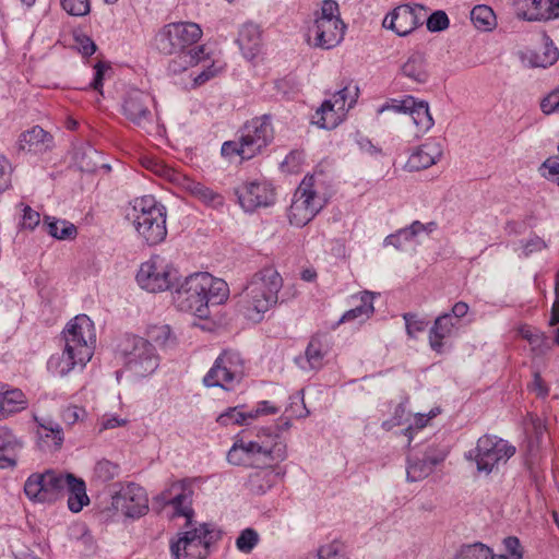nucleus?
<instances>
[{"instance_id": "nucleus-20", "label": "nucleus", "mask_w": 559, "mask_h": 559, "mask_svg": "<svg viewBox=\"0 0 559 559\" xmlns=\"http://www.w3.org/2000/svg\"><path fill=\"white\" fill-rule=\"evenodd\" d=\"M240 206L246 212H253L258 207H266L275 202L273 187L266 181H248L235 189Z\"/></svg>"}, {"instance_id": "nucleus-58", "label": "nucleus", "mask_w": 559, "mask_h": 559, "mask_svg": "<svg viewBox=\"0 0 559 559\" xmlns=\"http://www.w3.org/2000/svg\"><path fill=\"white\" fill-rule=\"evenodd\" d=\"M503 545L508 552V555H504V559H523V548L518 537H506Z\"/></svg>"}, {"instance_id": "nucleus-26", "label": "nucleus", "mask_w": 559, "mask_h": 559, "mask_svg": "<svg viewBox=\"0 0 559 559\" xmlns=\"http://www.w3.org/2000/svg\"><path fill=\"white\" fill-rule=\"evenodd\" d=\"M558 58V48L546 34H543V43L539 47L527 50L523 56V60L534 68L550 67L557 62Z\"/></svg>"}, {"instance_id": "nucleus-12", "label": "nucleus", "mask_w": 559, "mask_h": 559, "mask_svg": "<svg viewBox=\"0 0 559 559\" xmlns=\"http://www.w3.org/2000/svg\"><path fill=\"white\" fill-rule=\"evenodd\" d=\"M358 98V87L346 85L325 99L317 109L312 122L322 129H334L346 118Z\"/></svg>"}, {"instance_id": "nucleus-6", "label": "nucleus", "mask_w": 559, "mask_h": 559, "mask_svg": "<svg viewBox=\"0 0 559 559\" xmlns=\"http://www.w3.org/2000/svg\"><path fill=\"white\" fill-rule=\"evenodd\" d=\"M273 140V128L267 116L255 117L239 131L237 140L223 143L221 153L224 157L239 156L251 159L260 154Z\"/></svg>"}, {"instance_id": "nucleus-13", "label": "nucleus", "mask_w": 559, "mask_h": 559, "mask_svg": "<svg viewBox=\"0 0 559 559\" xmlns=\"http://www.w3.org/2000/svg\"><path fill=\"white\" fill-rule=\"evenodd\" d=\"M245 376V361L240 354L226 349L215 359L213 366L203 378L207 388L231 390Z\"/></svg>"}, {"instance_id": "nucleus-31", "label": "nucleus", "mask_w": 559, "mask_h": 559, "mask_svg": "<svg viewBox=\"0 0 559 559\" xmlns=\"http://www.w3.org/2000/svg\"><path fill=\"white\" fill-rule=\"evenodd\" d=\"M443 461V456H433L425 453L421 457H409L406 468L408 481H418L428 477L435 466Z\"/></svg>"}, {"instance_id": "nucleus-5", "label": "nucleus", "mask_w": 559, "mask_h": 559, "mask_svg": "<svg viewBox=\"0 0 559 559\" xmlns=\"http://www.w3.org/2000/svg\"><path fill=\"white\" fill-rule=\"evenodd\" d=\"M166 216L165 206L153 195L136 198L128 213V218L132 222L138 235L148 246H155L165 240Z\"/></svg>"}, {"instance_id": "nucleus-53", "label": "nucleus", "mask_w": 559, "mask_h": 559, "mask_svg": "<svg viewBox=\"0 0 559 559\" xmlns=\"http://www.w3.org/2000/svg\"><path fill=\"white\" fill-rule=\"evenodd\" d=\"M217 423H219L223 426H228L233 424L243 425L242 407H229L227 411H225L217 417Z\"/></svg>"}, {"instance_id": "nucleus-47", "label": "nucleus", "mask_w": 559, "mask_h": 559, "mask_svg": "<svg viewBox=\"0 0 559 559\" xmlns=\"http://www.w3.org/2000/svg\"><path fill=\"white\" fill-rule=\"evenodd\" d=\"M258 533L252 528H246L236 539L237 548L245 554H249L258 544Z\"/></svg>"}, {"instance_id": "nucleus-14", "label": "nucleus", "mask_w": 559, "mask_h": 559, "mask_svg": "<svg viewBox=\"0 0 559 559\" xmlns=\"http://www.w3.org/2000/svg\"><path fill=\"white\" fill-rule=\"evenodd\" d=\"M214 540V531L209 524L189 528L179 534L170 545L174 559H205Z\"/></svg>"}, {"instance_id": "nucleus-51", "label": "nucleus", "mask_w": 559, "mask_h": 559, "mask_svg": "<svg viewBox=\"0 0 559 559\" xmlns=\"http://www.w3.org/2000/svg\"><path fill=\"white\" fill-rule=\"evenodd\" d=\"M403 319L405 320L406 332L409 337H415L417 333L423 332L427 326L426 320L414 313H405Z\"/></svg>"}, {"instance_id": "nucleus-40", "label": "nucleus", "mask_w": 559, "mask_h": 559, "mask_svg": "<svg viewBox=\"0 0 559 559\" xmlns=\"http://www.w3.org/2000/svg\"><path fill=\"white\" fill-rule=\"evenodd\" d=\"M143 165L155 175L165 178L177 187L185 176V174L165 165L163 162L155 158H145L143 160Z\"/></svg>"}, {"instance_id": "nucleus-52", "label": "nucleus", "mask_w": 559, "mask_h": 559, "mask_svg": "<svg viewBox=\"0 0 559 559\" xmlns=\"http://www.w3.org/2000/svg\"><path fill=\"white\" fill-rule=\"evenodd\" d=\"M21 206H23L20 223L21 227L23 229L34 230L40 223V214L28 205L21 204Z\"/></svg>"}, {"instance_id": "nucleus-34", "label": "nucleus", "mask_w": 559, "mask_h": 559, "mask_svg": "<svg viewBox=\"0 0 559 559\" xmlns=\"http://www.w3.org/2000/svg\"><path fill=\"white\" fill-rule=\"evenodd\" d=\"M23 448V441L7 426H0V468L13 467L16 462L4 453H14Z\"/></svg>"}, {"instance_id": "nucleus-63", "label": "nucleus", "mask_w": 559, "mask_h": 559, "mask_svg": "<svg viewBox=\"0 0 559 559\" xmlns=\"http://www.w3.org/2000/svg\"><path fill=\"white\" fill-rule=\"evenodd\" d=\"M405 413V408L402 405H397L394 412V417L392 419L385 420L382 423V428L384 430H391L395 426H400L403 420V416Z\"/></svg>"}, {"instance_id": "nucleus-15", "label": "nucleus", "mask_w": 559, "mask_h": 559, "mask_svg": "<svg viewBox=\"0 0 559 559\" xmlns=\"http://www.w3.org/2000/svg\"><path fill=\"white\" fill-rule=\"evenodd\" d=\"M66 474L53 469H47L43 473H33L27 477L24 484L26 497L40 503H51L63 496V484Z\"/></svg>"}, {"instance_id": "nucleus-8", "label": "nucleus", "mask_w": 559, "mask_h": 559, "mask_svg": "<svg viewBox=\"0 0 559 559\" xmlns=\"http://www.w3.org/2000/svg\"><path fill=\"white\" fill-rule=\"evenodd\" d=\"M346 25L341 19L340 8L334 0H324L310 28V39L314 47L331 49L344 38Z\"/></svg>"}, {"instance_id": "nucleus-60", "label": "nucleus", "mask_w": 559, "mask_h": 559, "mask_svg": "<svg viewBox=\"0 0 559 559\" xmlns=\"http://www.w3.org/2000/svg\"><path fill=\"white\" fill-rule=\"evenodd\" d=\"M127 423L128 420L126 418H120L115 415H105L98 423L99 431L121 427L124 426Z\"/></svg>"}, {"instance_id": "nucleus-17", "label": "nucleus", "mask_w": 559, "mask_h": 559, "mask_svg": "<svg viewBox=\"0 0 559 559\" xmlns=\"http://www.w3.org/2000/svg\"><path fill=\"white\" fill-rule=\"evenodd\" d=\"M111 506L126 518L139 519L148 511V498L145 489L135 483L119 485L111 497Z\"/></svg>"}, {"instance_id": "nucleus-46", "label": "nucleus", "mask_w": 559, "mask_h": 559, "mask_svg": "<svg viewBox=\"0 0 559 559\" xmlns=\"http://www.w3.org/2000/svg\"><path fill=\"white\" fill-rule=\"evenodd\" d=\"M274 477L273 472L259 471L250 475L249 484L251 489L257 493H264L266 489L271 488V479Z\"/></svg>"}, {"instance_id": "nucleus-39", "label": "nucleus", "mask_w": 559, "mask_h": 559, "mask_svg": "<svg viewBox=\"0 0 559 559\" xmlns=\"http://www.w3.org/2000/svg\"><path fill=\"white\" fill-rule=\"evenodd\" d=\"M374 311L373 308V295L369 292H364L360 294L359 304L356 305L353 309L346 311L341 321L348 322L353 320L365 321L368 319Z\"/></svg>"}, {"instance_id": "nucleus-36", "label": "nucleus", "mask_w": 559, "mask_h": 559, "mask_svg": "<svg viewBox=\"0 0 559 559\" xmlns=\"http://www.w3.org/2000/svg\"><path fill=\"white\" fill-rule=\"evenodd\" d=\"M238 43L246 58H254L261 45L259 27L251 23L245 24L239 32Z\"/></svg>"}, {"instance_id": "nucleus-37", "label": "nucleus", "mask_w": 559, "mask_h": 559, "mask_svg": "<svg viewBox=\"0 0 559 559\" xmlns=\"http://www.w3.org/2000/svg\"><path fill=\"white\" fill-rule=\"evenodd\" d=\"M409 107L411 109H408L407 114L416 126L417 132L424 134L429 131L435 122L429 111L428 103L424 100H416L414 97V104Z\"/></svg>"}, {"instance_id": "nucleus-42", "label": "nucleus", "mask_w": 559, "mask_h": 559, "mask_svg": "<svg viewBox=\"0 0 559 559\" xmlns=\"http://www.w3.org/2000/svg\"><path fill=\"white\" fill-rule=\"evenodd\" d=\"M120 466L109 460H99L93 469V479L98 483H108L120 475Z\"/></svg>"}, {"instance_id": "nucleus-7", "label": "nucleus", "mask_w": 559, "mask_h": 559, "mask_svg": "<svg viewBox=\"0 0 559 559\" xmlns=\"http://www.w3.org/2000/svg\"><path fill=\"white\" fill-rule=\"evenodd\" d=\"M515 452V447L509 441L496 435H484L478 438L475 448L469 450L465 457L476 464L479 474L489 475L506 465Z\"/></svg>"}, {"instance_id": "nucleus-56", "label": "nucleus", "mask_w": 559, "mask_h": 559, "mask_svg": "<svg viewBox=\"0 0 559 559\" xmlns=\"http://www.w3.org/2000/svg\"><path fill=\"white\" fill-rule=\"evenodd\" d=\"M540 109L545 115L559 112V86L540 100Z\"/></svg>"}, {"instance_id": "nucleus-44", "label": "nucleus", "mask_w": 559, "mask_h": 559, "mask_svg": "<svg viewBox=\"0 0 559 559\" xmlns=\"http://www.w3.org/2000/svg\"><path fill=\"white\" fill-rule=\"evenodd\" d=\"M147 336L158 346H170L175 343L169 325H152L147 329Z\"/></svg>"}, {"instance_id": "nucleus-50", "label": "nucleus", "mask_w": 559, "mask_h": 559, "mask_svg": "<svg viewBox=\"0 0 559 559\" xmlns=\"http://www.w3.org/2000/svg\"><path fill=\"white\" fill-rule=\"evenodd\" d=\"M426 25L430 32H442L449 27L450 21L444 11L438 10L427 19Z\"/></svg>"}, {"instance_id": "nucleus-3", "label": "nucleus", "mask_w": 559, "mask_h": 559, "mask_svg": "<svg viewBox=\"0 0 559 559\" xmlns=\"http://www.w3.org/2000/svg\"><path fill=\"white\" fill-rule=\"evenodd\" d=\"M287 457V448L278 433L260 429L253 440H236L227 453V461L235 466L263 468Z\"/></svg>"}, {"instance_id": "nucleus-64", "label": "nucleus", "mask_w": 559, "mask_h": 559, "mask_svg": "<svg viewBox=\"0 0 559 559\" xmlns=\"http://www.w3.org/2000/svg\"><path fill=\"white\" fill-rule=\"evenodd\" d=\"M82 413L83 411L81 408L76 406H70L63 411L62 416L66 423H68L69 425H73L80 419Z\"/></svg>"}, {"instance_id": "nucleus-16", "label": "nucleus", "mask_w": 559, "mask_h": 559, "mask_svg": "<svg viewBox=\"0 0 559 559\" xmlns=\"http://www.w3.org/2000/svg\"><path fill=\"white\" fill-rule=\"evenodd\" d=\"M62 334L69 350L79 353L81 359L92 358L96 333L93 321L86 314H79L70 320Z\"/></svg>"}, {"instance_id": "nucleus-4", "label": "nucleus", "mask_w": 559, "mask_h": 559, "mask_svg": "<svg viewBox=\"0 0 559 559\" xmlns=\"http://www.w3.org/2000/svg\"><path fill=\"white\" fill-rule=\"evenodd\" d=\"M331 180L322 169L305 176L295 191L288 209L289 223L304 227L326 205L331 198Z\"/></svg>"}, {"instance_id": "nucleus-61", "label": "nucleus", "mask_w": 559, "mask_h": 559, "mask_svg": "<svg viewBox=\"0 0 559 559\" xmlns=\"http://www.w3.org/2000/svg\"><path fill=\"white\" fill-rule=\"evenodd\" d=\"M11 181V166L7 158H0V192L4 191Z\"/></svg>"}, {"instance_id": "nucleus-19", "label": "nucleus", "mask_w": 559, "mask_h": 559, "mask_svg": "<svg viewBox=\"0 0 559 559\" xmlns=\"http://www.w3.org/2000/svg\"><path fill=\"white\" fill-rule=\"evenodd\" d=\"M153 97L141 90L128 91L121 103V114L130 122L140 128H146L153 122Z\"/></svg>"}, {"instance_id": "nucleus-22", "label": "nucleus", "mask_w": 559, "mask_h": 559, "mask_svg": "<svg viewBox=\"0 0 559 559\" xmlns=\"http://www.w3.org/2000/svg\"><path fill=\"white\" fill-rule=\"evenodd\" d=\"M442 154L441 143L435 139H429L411 154L405 168L408 171L427 169L437 164Z\"/></svg>"}, {"instance_id": "nucleus-2", "label": "nucleus", "mask_w": 559, "mask_h": 559, "mask_svg": "<svg viewBox=\"0 0 559 559\" xmlns=\"http://www.w3.org/2000/svg\"><path fill=\"white\" fill-rule=\"evenodd\" d=\"M283 287L280 272L267 265L255 272L239 294V311L248 319L259 322L265 312L278 301V293Z\"/></svg>"}, {"instance_id": "nucleus-32", "label": "nucleus", "mask_w": 559, "mask_h": 559, "mask_svg": "<svg viewBox=\"0 0 559 559\" xmlns=\"http://www.w3.org/2000/svg\"><path fill=\"white\" fill-rule=\"evenodd\" d=\"M50 142V134L41 127L34 126L20 135L17 145L21 151L41 152L49 147Z\"/></svg>"}, {"instance_id": "nucleus-62", "label": "nucleus", "mask_w": 559, "mask_h": 559, "mask_svg": "<svg viewBox=\"0 0 559 559\" xmlns=\"http://www.w3.org/2000/svg\"><path fill=\"white\" fill-rule=\"evenodd\" d=\"M531 390L536 393L537 396L546 397L549 393V388L544 382L542 376L536 372L534 373L533 382L530 385Z\"/></svg>"}, {"instance_id": "nucleus-33", "label": "nucleus", "mask_w": 559, "mask_h": 559, "mask_svg": "<svg viewBox=\"0 0 559 559\" xmlns=\"http://www.w3.org/2000/svg\"><path fill=\"white\" fill-rule=\"evenodd\" d=\"M326 348L319 337H312L305 355L296 358L297 365L304 370H318L323 367Z\"/></svg>"}, {"instance_id": "nucleus-41", "label": "nucleus", "mask_w": 559, "mask_h": 559, "mask_svg": "<svg viewBox=\"0 0 559 559\" xmlns=\"http://www.w3.org/2000/svg\"><path fill=\"white\" fill-rule=\"evenodd\" d=\"M471 20L474 26L480 31H490L496 25V15L492 9L485 4H479L471 11Z\"/></svg>"}, {"instance_id": "nucleus-30", "label": "nucleus", "mask_w": 559, "mask_h": 559, "mask_svg": "<svg viewBox=\"0 0 559 559\" xmlns=\"http://www.w3.org/2000/svg\"><path fill=\"white\" fill-rule=\"evenodd\" d=\"M401 74L413 83H426L429 79V72L425 55L419 51L411 53L401 66Z\"/></svg>"}, {"instance_id": "nucleus-35", "label": "nucleus", "mask_w": 559, "mask_h": 559, "mask_svg": "<svg viewBox=\"0 0 559 559\" xmlns=\"http://www.w3.org/2000/svg\"><path fill=\"white\" fill-rule=\"evenodd\" d=\"M516 14L527 21L551 20L549 0H518Z\"/></svg>"}, {"instance_id": "nucleus-1", "label": "nucleus", "mask_w": 559, "mask_h": 559, "mask_svg": "<svg viewBox=\"0 0 559 559\" xmlns=\"http://www.w3.org/2000/svg\"><path fill=\"white\" fill-rule=\"evenodd\" d=\"M229 289L225 281L210 273L199 272L187 276L173 292L175 306L198 318L209 316V305H221L228 298Z\"/></svg>"}, {"instance_id": "nucleus-25", "label": "nucleus", "mask_w": 559, "mask_h": 559, "mask_svg": "<svg viewBox=\"0 0 559 559\" xmlns=\"http://www.w3.org/2000/svg\"><path fill=\"white\" fill-rule=\"evenodd\" d=\"M28 400L20 389H9L0 382V421L26 409Z\"/></svg>"}, {"instance_id": "nucleus-10", "label": "nucleus", "mask_w": 559, "mask_h": 559, "mask_svg": "<svg viewBox=\"0 0 559 559\" xmlns=\"http://www.w3.org/2000/svg\"><path fill=\"white\" fill-rule=\"evenodd\" d=\"M178 277L179 272L169 258L154 254L140 265L135 278L142 289L160 293L171 289Z\"/></svg>"}, {"instance_id": "nucleus-21", "label": "nucleus", "mask_w": 559, "mask_h": 559, "mask_svg": "<svg viewBox=\"0 0 559 559\" xmlns=\"http://www.w3.org/2000/svg\"><path fill=\"white\" fill-rule=\"evenodd\" d=\"M193 488L190 480L183 479L173 483L170 487L162 493V499L166 504L174 509V514L187 519V527L191 525L193 515L192 504Z\"/></svg>"}, {"instance_id": "nucleus-28", "label": "nucleus", "mask_w": 559, "mask_h": 559, "mask_svg": "<svg viewBox=\"0 0 559 559\" xmlns=\"http://www.w3.org/2000/svg\"><path fill=\"white\" fill-rule=\"evenodd\" d=\"M64 479L62 487L63 493H68V507L70 511L78 513L90 503L85 481L70 473L66 474Z\"/></svg>"}, {"instance_id": "nucleus-57", "label": "nucleus", "mask_w": 559, "mask_h": 559, "mask_svg": "<svg viewBox=\"0 0 559 559\" xmlns=\"http://www.w3.org/2000/svg\"><path fill=\"white\" fill-rule=\"evenodd\" d=\"M519 334L534 347L538 348L545 341V336L538 330L528 325H523L519 329Z\"/></svg>"}, {"instance_id": "nucleus-54", "label": "nucleus", "mask_w": 559, "mask_h": 559, "mask_svg": "<svg viewBox=\"0 0 559 559\" xmlns=\"http://www.w3.org/2000/svg\"><path fill=\"white\" fill-rule=\"evenodd\" d=\"M301 559H341L338 548L334 544L320 546L317 551L307 554Z\"/></svg>"}, {"instance_id": "nucleus-43", "label": "nucleus", "mask_w": 559, "mask_h": 559, "mask_svg": "<svg viewBox=\"0 0 559 559\" xmlns=\"http://www.w3.org/2000/svg\"><path fill=\"white\" fill-rule=\"evenodd\" d=\"M490 547L476 542L462 545L456 554V559H487L490 556Z\"/></svg>"}, {"instance_id": "nucleus-23", "label": "nucleus", "mask_w": 559, "mask_h": 559, "mask_svg": "<svg viewBox=\"0 0 559 559\" xmlns=\"http://www.w3.org/2000/svg\"><path fill=\"white\" fill-rule=\"evenodd\" d=\"M460 328L457 319H453L451 313H442L437 317L428 333L431 349L441 353L443 341L456 335Z\"/></svg>"}, {"instance_id": "nucleus-29", "label": "nucleus", "mask_w": 559, "mask_h": 559, "mask_svg": "<svg viewBox=\"0 0 559 559\" xmlns=\"http://www.w3.org/2000/svg\"><path fill=\"white\" fill-rule=\"evenodd\" d=\"M178 187L203 202L205 205L219 207L224 204V197L222 194L214 191L210 187L193 180L187 175L183 176Z\"/></svg>"}, {"instance_id": "nucleus-45", "label": "nucleus", "mask_w": 559, "mask_h": 559, "mask_svg": "<svg viewBox=\"0 0 559 559\" xmlns=\"http://www.w3.org/2000/svg\"><path fill=\"white\" fill-rule=\"evenodd\" d=\"M39 436L46 444L51 445L55 450L59 449L63 442L62 429L58 424L50 426L41 425Z\"/></svg>"}, {"instance_id": "nucleus-24", "label": "nucleus", "mask_w": 559, "mask_h": 559, "mask_svg": "<svg viewBox=\"0 0 559 559\" xmlns=\"http://www.w3.org/2000/svg\"><path fill=\"white\" fill-rule=\"evenodd\" d=\"M91 359H81L79 353L69 350L64 345L61 353H56L50 356L47 361V369L50 373L59 377H64L76 368L82 369Z\"/></svg>"}, {"instance_id": "nucleus-9", "label": "nucleus", "mask_w": 559, "mask_h": 559, "mask_svg": "<svg viewBox=\"0 0 559 559\" xmlns=\"http://www.w3.org/2000/svg\"><path fill=\"white\" fill-rule=\"evenodd\" d=\"M118 352L123 357L126 368L139 378L153 373L159 365L154 346L140 336L126 335L118 345Z\"/></svg>"}, {"instance_id": "nucleus-55", "label": "nucleus", "mask_w": 559, "mask_h": 559, "mask_svg": "<svg viewBox=\"0 0 559 559\" xmlns=\"http://www.w3.org/2000/svg\"><path fill=\"white\" fill-rule=\"evenodd\" d=\"M414 104V97L413 96H406L404 99L397 100L392 99L389 103H385L378 109V114H382L388 110H392L395 112H403L407 114L408 109H411L409 106Z\"/></svg>"}, {"instance_id": "nucleus-59", "label": "nucleus", "mask_w": 559, "mask_h": 559, "mask_svg": "<svg viewBox=\"0 0 559 559\" xmlns=\"http://www.w3.org/2000/svg\"><path fill=\"white\" fill-rule=\"evenodd\" d=\"M304 154L298 151L290 152L282 163V166L285 167L289 173H297L299 170V166L302 163Z\"/></svg>"}, {"instance_id": "nucleus-27", "label": "nucleus", "mask_w": 559, "mask_h": 559, "mask_svg": "<svg viewBox=\"0 0 559 559\" xmlns=\"http://www.w3.org/2000/svg\"><path fill=\"white\" fill-rule=\"evenodd\" d=\"M185 58L188 59L185 61L186 64L191 67L198 66L201 62H206V64L203 66L204 69L193 78L195 85L204 84L209 80L217 76L223 70L222 64L216 61H210L207 58H205L203 46L188 50V53L185 55Z\"/></svg>"}, {"instance_id": "nucleus-48", "label": "nucleus", "mask_w": 559, "mask_h": 559, "mask_svg": "<svg viewBox=\"0 0 559 559\" xmlns=\"http://www.w3.org/2000/svg\"><path fill=\"white\" fill-rule=\"evenodd\" d=\"M437 228L435 222L423 224L419 221L413 222L408 227L401 229V235L404 236L405 240H413L417 235L421 233L430 234Z\"/></svg>"}, {"instance_id": "nucleus-38", "label": "nucleus", "mask_w": 559, "mask_h": 559, "mask_svg": "<svg viewBox=\"0 0 559 559\" xmlns=\"http://www.w3.org/2000/svg\"><path fill=\"white\" fill-rule=\"evenodd\" d=\"M44 227L51 237L59 240L73 239L78 233L72 223L51 216L44 217Z\"/></svg>"}, {"instance_id": "nucleus-49", "label": "nucleus", "mask_w": 559, "mask_h": 559, "mask_svg": "<svg viewBox=\"0 0 559 559\" xmlns=\"http://www.w3.org/2000/svg\"><path fill=\"white\" fill-rule=\"evenodd\" d=\"M62 9L73 16H84L90 10V0H60Z\"/></svg>"}, {"instance_id": "nucleus-18", "label": "nucleus", "mask_w": 559, "mask_h": 559, "mask_svg": "<svg viewBox=\"0 0 559 559\" xmlns=\"http://www.w3.org/2000/svg\"><path fill=\"white\" fill-rule=\"evenodd\" d=\"M426 15V8L421 4H401L389 12L382 25L399 36H407L421 25Z\"/></svg>"}, {"instance_id": "nucleus-11", "label": "nucleus", "mask_w": 559, "mask_h": 559, "mask_svg": "<svg viewBox=\"0 0 559 559\" xmlns=\"http://www.w3.org/2000/svg\"><path fill=\"white\" fill-rule=\"evenodd\" d=\"M202 37V28L193 22H175L163 26L155 35L156 48L165 55L183 53Z\"/></svg>"}]
</instances>
